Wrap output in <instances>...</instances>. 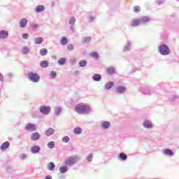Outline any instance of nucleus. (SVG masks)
I'll return each mask as SVG.
<instances>
[{
    "label": "nucleus",
    "mask_w": 179,
    "mask_h": 179,
    "mask_svg": "<svg viewBox=\"0 0 179 179\" xmlns=\"http://www.w3.org/2000/svg\"><path fill=\"white\" fill-rule=\"evenodd\" d=\"M76 111L78 114H90L92 108L89 105L81 103L76 106Z\"/></svg>",
    "instance_id": "1"
},
{
    "label": "nucleus",
    "mask_w": 179,
    "mask_h": 179,
    "mask_svg": "<svg viewBox=\"0 0 179 179\" xmlns=\"http://www.w3.org/2000/svg\"><path fill=\"white\" fill-rule=\"evenodd\" d=\"M138 90L145 96H152V94H154V93H155L156 88L155 87L148 85V86L141 87L138 89Z\"/></svg>",
    "instance_id": "2"
},
{
    "label": "nucleus",
    "mask_w": 179,
    "mask_h": 179,
    "mask_svg": "<svg viewBox=\"0 0 179 179\" xmlns=\"http://www.w3.org/2000/svg\"><path fill=\"white\" fill-rule=\"evenodd\" d=\"M80 159V157L78 155H73L69 157L66 160H65V164L66 166H69V167L73 166V164H76L78 162Z\"/></svg>",
    "instance_id": "3"
},
{
    "label": "nucleus",
    "mask_w": 179,
    "mask_h": 179,
    "mask_svg": "<svg viewBox=\"0 0 179 179\" xmlns=\"http://www.w3.org/2000/svg\"><path fill=\"white\" fill-rule=\"evenodd\" d=\"M158 51L161 55H169L170 54V48L169 45L162 43L158 47Z\"/></svg>",
    "instance_id": "4"
},
{
    "label": "nucleus",
    "mask_w": 179,
    "mask_h": 179,
    "mask_svg": "<svg viewBox=\"0 0 179 179\" xmlns=\"http://www.w3.org/2000/svg\"><path fill=\"white\" fill-rule=\"evenodd\" d=\"M28 79L34 83H38L40 82V75L34 72L28 73Z\"/></svg>",
    "instance_id": "5"
},
{
    "label": "nucleus",
    "mask_w": 179,
    "mask_h": 179,
    "mask_svg": "<svg viewBox=\"0 0 179 179\" xmlns=\"http://www.w3.org/2000/svg\"><path fill=\"white\" fill-rule=\"evenodd\" d=\"M39 111L43 115H48L51 113V106L43 105L39 107Z\"/></svg>",
    "instance_id": "6"
},
{
    "label": "nucleus",
    "mask_w": 179,
    "mask_h": 179,
    "mask_svg": "<svg viewBox=\"0 0 179 179\" xmlns=\"http://www.w3.org/2000/svg\"><path fill=\"white\" fill-rule=\"evenodd\" d=\"M116 93L118 94H124V93L127 92V87L122 85H118L115 89Z\"/></svg>",
    "instance_id": "7"
},
{
    "label": "nucleus",
    "mask_w": 179,
    "mask_h": 179,
    "mask_svg": "<svg viewBox=\"0 0 179 179\" xmlns=\"http://www.w3.org/2000/svg\"><path fill=\"white\" fill-rule=\"evenodd\" d=\"M132 48V42L131 41L127 40V43L123 47V52H128V51H131V48Z\"/></svg>",
    "instance_id": "8"
},
{
    "label": "nucleus",
    "mask_w": 179,
    "mask_h": 179,
    "mask_svg": "<svg viewBox=\"0 0 179 179\" xmlns=\"http://www.w3.org/2000/svg\"><path fill=\"white\" fill-rule=\"evenodd\" d=\"M25 129L26 131H29L30 132H33V131H36V129H37V127H36V124H34L28 123L25 126Z\"/></svg>",
    "instance_id": "9"
},
{
    "label": "nucleus",
    "mask_w": 179,
    "mask_h": 179,
    "mask_svg": "<svg viewBox=\"0 0 179 179\" xmlns=\"http://www.w3.org/2000/svg\"><path fill=\"white\" fill-rule=\"evenodd\" d=\"M139 19L141 24H146V23H149V22L152 21V18L148 16H143L140 17Z\"/></svg>",
    "instance_id": "10"
},
{
    "label": "nucleus",
    "mask_w": 179,
    "mask_h": 179,
    "mask_svg": "<svg viewBox=\"0 0 179 179\" xmlns=\"http://www.w3.org/2000/svg\"><path fill=\"white\" fill-rule=\"evenodd\" d=\"M9 36V32L6 30H0V38L5 40Z\"/></svg>",
    "instance_id": "11"
},
{
    "label": "nucleus",
    "mask_w": 179,
    "mask_h": 179,
    "mask_svg": "<svg viewBox=\"0 0 179 179\" xmlns=\"http://www.w3.org/2000/svg\"><path fill=\"white\" fill-rule=\"evenodd\" d=\"M110 125H111V123H110V122L108 121H103V122H101L100 124L101 128L105 130L108 129Z\"/></svg>",
    "instance_id": "12"
},
{
    "label": "nucleus",
    "mask_w": 179,
    "mask_h": 179,
    "mask_svg": "<svg viewBox=\"0 0 179 179\" xmlns=\"http://www.w3.org/2000/svg\"><path fill=\"white\" fill-rule=\"evenodd\" d=\"M143 127L147 129H151V128H153V124L150 120H145L143 123Z\"/></svg>",
    "instance_id": "13"
},
{
    "label": "nucleus",
    "mask_w": 179,
    "mask_h": 179,
    "mask_svg": "<svg viewBox=\"0 0 179 179\" xmlns=\"http://www.w3.org/2000/svg\"><path fill=\"white\" fill-rule=\"evenodd\" d=\"M118 160H121L122 162H125L128 159V156L124 152H121L117 156Z\"/></svg>",
    "instance_id": "14"
},
{
    "label": "nucleus",
    "mask_w": 179,
    "mask_h": 179,
    "mask_svg": "<svg viewBox=\"0 0 179 179\" xmlns=\"http://www.w3.org/2000/svg\"><path fill=\"white\" fill-rule=\"evenodd\" d=\"M139 24H141L140 18L132 20L131 23V26H132V27H136L139 26Z\"/></svg>",
    "instance_id": "15"
},
{
    "label": "nucleus",
    "mask_w": 179,
    "mask_h": 179,
    "mask_svg": "<svg viewBox=\"0 0 179 179\" xmlns=\"http://www.w3.org/2000/svg\"><path fill=\"white\" fill-rule=\"evenodd\" d=\"M10 146V143H9V141H6L1 145L0 150H6V149H8V148H9Z\"/></svg>",
    "instance_id": "16"
},
{
    "label": "nucleus",
    "mask_w": 179,
    "mask_h": 179,
    "mask_svg": "<svg viewBox=\"0 0 179 179\" xmlns=\"http://www.w3.org/2000/svg\"><path fill=\"white\" fill-rule=\"evenodd\" d=\"M163 154L165 156H174V152H173V150L169 148H166L163 150Z\"/></svg>",
    "instance_id": "17"
},
{
    "label": "nucleus",
    "mask_w": 179,
    "mask_h": 179,
    "mask_svg": "<svg viewBox=\"0 0 179 179\" xmlns=\"http://www.w3.org/2000/svg\"><path fill=\"white\" fill-rule=\"evenodd\" d=\"M26 26H27V19L26 18L21 19L20 21V27H21V29H24Z\"/></svg>",
    "instance_id": "18"
},
{
    "label": "nucleus",
    "mask_w": 179,
    "mask_h": 179,
    "mask_svg": "<svg viewBox=\"0 0 179 179\" xmlns=\"http://www.w3.org/2000/svg\"><path fill=\"white\" fill-rule=\"evenodd\" d=\"M40 150H41V148L38 145H34L31 148V152L34 154L40 152Z\"/></svg>",
    "instance_id": "19"
},
{
    "label": "nucleus",
    "mask_w": 179,
    "mask_h": 179,
    "mask_svg": "<svg viewBox=\"0 0 179 179\" xmlns=\"http://www.w3.org/2000/svg\"><path fill=\"white\" fill-rule=\"evenodd\" d=\"M46 136H51V135H54L55 134V130L54 129L49 127L45 132Z\"/></svg>",
    "instance_id": "20"
},
{
    "label": "nucleus",
    "mask_w": 179,
    "mask_h": 179,
    "mask_svg": "<svg viewBox=\"0 0 179 179\" xmlns=\"http://www.w3.org/2000/svg\"><path fill=\"white\" fill-rule=\"evenodd\" d=\"M45 8L44 7V6L39 5L35 8V12H36V13H41V12H43V10H45Z\"/></svg>",
    "instance_id": "21"
},
{
    "label": "nucleus",
    "mask_w": 179,
    "mask_h": 179,
    "mask_svg": "<svg viewBox=\"0 0 179 179\" xmlns=\"http://www.w3.org/2000/svg\"><path fill=\"white\" fill-rule=\"evenodd\" d=\"M107 73L109 75H115V67L110 66L106 69Z\"/></svg>",
    "instance_id": "22"
},
{
    "label": "nucleus",
    "mask_w": 179,
    "mask_h": 179,
    "mask_svg": "<svg viewBox=\"0 0 179 179\" xmlns=\"http://www.w3.org/2000/svg\"><path fill=\"white\" fill-rule=\"evenodd\" d=\"M92 80L94 82H100V80H101V75H100L99 73H94L92 76Z\"/></svg>",
    "instance_id": "23"
},
{
    "label": "nucleus",
    "mask_w": 179,
    "mask_h": 179,
    "mask_svg": "<svg viewBox=\"0 0 179 179\" xmlns=\"http://www.w3.org/2000/svg\"><path fill=\"white\" fill-rule=\"evenodd\" d=\"M40 139V134L38 132H35L31 134V141H38Z\"/></svg>",
    "instance_id": "24"
},
{
    "label": "nucleus",
    "mask_w": 179,
    "mask_h": 179,
    "mask_svg": "<svg viewBox=\"0 0 179 179\" xmlns=\"http://www.w3.org/2000/svg\"><path fill=\"white\" fill-rule=\"evenodd\" d=\"M113 86H114V82L109 81L105 85L104 89L105 90H110V89H111Z\"/></svg>",
    "instance_id": "25"
},
{
    "label": "nucleus",
    "mask_w": 179,
    "mask_h": 179,
    "mask_svg": "<svg viewBox=\"0 0 179 179\" xmlns=\"http://www.w3.org/2000/svg\"><path fill=\"white\" fill-rule=\"evenodd\" d=\"M50 63L47 60H43L40 63L41 68H48Z\"/></svg>",
    "instance_id": "26"
},
{
    "label": "nucleus",
    "mask_w": 179,
    "mask_h": 179,
    "mask_svg": "<svg viewBox=\"0 0 179 179\" xmlns=\"http://www.w3.org/2000/svg\"><path fill=\"white\" fill-rule=\"evenodd\" d=\"M68 171V166L64 165L59 167V172L61 174H65Z\"/></svg>",
    "instance_id": "27"
},
{
    "label": "nucleus",
    "mask_w": 179,
    "mask_h": 179,
    "mask_svg": "<svg viewBox=\"0 0 179 179\" xmlns=\"http://www.w3.org/2000/svg\"><path fill=\"white\" fill-rule=\"evenodd\" d=\"M178 95H172L169 96L168 101H169L170 103H173V101H176V100H178Z\"/></svg>",
    "instance_id": "28"
},
{
    "label": "nucleus",
    "mask_w": 179,
    "mask_h": 179,
    "mask_svg": "<svg viewBox=\"0 0 179 179\" xmlns=\"http://www.w3.org/2000/svg\"><path fill=\"white\" fill-rule=\"evenodd\" d=\"M62 111V108L61 107H57L55 108V115L57 117H59V115H61V113Z\"/></svg>",
    "instance_id": "29"
},
{
    "label": "nucleus",
    "mask_w": 179,
    "mask_h": 179,
    "mask_svg": "<svg viewBox=\"0 0 179 179\" xmlns=\"http://www.w3.org/2000/svg\"><path fill=\"white\" fill-rule=\"evenodd\" d=\"M39 54L40 55H41L42 57H44L45 55H47V54H48V50H47V48H43L39 50Z\"/></svg>",
    "instance_id": "30"
},
{
    "label": "nucleus",
    "mask_w": 179,
    "mask_h": 179,
    "mask_svg": "<svg viewBox=\"0 0 179 179\" xmlns=\"http://www.w3.org/2000/svg\"><path fill=\"white\" fill-rule=\"evenodd\" d=\"M43 40V37L38 36L34 38V43L35 44H41Z\"/></svg>",
    "instance_id": "31"
},
{
    "label": "nucleus",
    "mask_w": 179,
    "mask_h": 179,
    "mask_svg": "<svg viewBox=\"0 0 179 179\" xmlns=\"http://www.w3.org/2000/svg\"><path fill=\"white\" fill-rule=\"evenodd\" d=\"M60 42L62 45H66L68 43V38H66V36L62 37Z\"/></svg>",
    "instance_id": "32"
},
{
    "label": "nucleus",
    "mask_w": 179,
    "mask_h": 179,
    "mask_svg": "<svg viewBox=\"0 0 179 179\" xmlns=\"http://www.w3.org/2000/svg\"><path fill=\"white\" fill-rule=\"evenodd\" d=\"M78 65L80 68H85L87 65V61L83 59L79 62Z\"/></svg>",
    "instance_id": "33"
},
{
    "label": "nucleus",
    "mask_w": 179,
    "mask_h": 179,
    "mask_svg": "<svg viewBox=\"0 0 179 179\" xmlns=\"http://www.w3.org/2000/svg\"><path fill=\"white\" fill-rule=\"evenodd\" d=\"M82 128L80 127H76L74 129H73V133L76 134V135H80V134H82Z\"/></svg>",
    "instance_id": "34"
},
{
    "label": "nucleus",
    "mask_w": 179,
    "mask_h": 179,
    "mask_svg": "<svg viewBox=\"0 0 179 179\" xmlns=\"http://www.w3.org/2000/svg\"><path fill=\"white\" fill-rule=\"evenodd\" d=\"M48 169L50 171H52L55 169V164L54 162H50L48 164Z\"/></svg>",
    "instance_id": "35"
},
{
    "label": "nucleus",
    "mask_w": 179,
    "mask_h": 179,
    "mask_svg": "<svg viewBox=\"0 0 179 179\" xmlns=\"http://www.w3.org/2000/svg\"><path fill=\"white\" fill-rule=\"evenodd\" d=\"M21 52L23 54V55H27L28 52H30V50L27 47H24L22 48Z\"/></svg>",
    "instance_id": "36"
},
{
    "label": "nucleus",
    "mask_w": 179,
    "mask_h": 179,
    "mask_svg": "<svg viewBox=\"0 0 179 179\" xmlns=\"http://www.w3.org/2000/svg\"><path fill=\"white\" fill-rule=\"evenodd\" d=\"M90 41H92V37L86 36L83 38L82 43L85 44V43H88Z\"/></svg>",
    "instance_id": "37"
},
{
    "label": "nucleus",
    "mask_w": 179,
    "mask_h": 179,
    "mask_svg": "<svg viewBox=\"0 0 179 179\" xmlns=\"http://www.w3.org/2000/svg\"><path fill=\"white\" fill-rule=\"evenodd\" d=\"M66 63V59L62 57L58 60V64L59 65H65Z\"/></svg>",
    "instance_id": "38"
},
{
    "label": "nucleus",
    "mask_w": 179,
    "mask_h": 179,
    "mask_svg": "<svg viewBox=\"0 0 179 179\" xmlns=\"http://www.w3.org/2000/svg\"><path fill=\"white\" fill-rule=\"evenodd\" d=\"M48 148H49V149H54L55 148V142L49 141L48 143Z\"/></svg>",
    "instance_id": "39"
},
{
    "label": "nucleus",
    "mask_w": 179,
    "mask_h": 179,
    "mask_svg": "<svg viewBox=\"0 0 179 179\" xmlns=\"http://www.w3.org/2000/svg\"><path fill=\"white\" fill-rule=\"evenodd\" d=\"M90 56L92 58H95L96 59H99V53H97L96 52H92L91 53H90Z\"/></svg>",
    "instance_id": "40"
},
{
    "label": "nucleus",
    "mask_w": 179,
    "mask_h": 179,
    "mask_svg": "<svg viewBox=\"0 0 179 179\" xmlns=\"http://www.w3.org/2000/svg\"><path fill=\"white\" fill-rule=\"evenodd\" d=\"M76 22V19L75 18V17H71L70 18L69 24H71V26H75Z\"/></svg>",
    "instance_id": "41"
},
{
    "label": "nucleus",
    "mask_w": 179,
    "mask_h": 179,
    "mask_svg": "<svg viewBox=\"0 0 179 179\" xmlns=\"http://www.w3.org/2000/svg\"><path fill=\"white\" fill-rule=\"evenodd\" d=\"M62 141L64 143H68V142H69V141H71V138H69V136H66L62 138Z\"/></svg>",
    "instance_id": "42"
},
{
    "label": "nucleus",
    "mask_w": 179,
    "mask_h": 179,
    "mask_svg": "<svg viewBox=\"0 0 179 179\" xmlns=\"http://www.w3.org/2000/svg\"><path fill=\"white\" fill-rule=\"evenodd\" d=\"M19 159H20V160H26V159H27V155H26V154H20Z\"/></svg>",
    "instance_id": "43"
},
{
    "label": "nucleus",
    "mask_w": 179,
    "mask_h": 179,
    "mask_svg": "<svg viewBox=\"0 0 179 179\" xmlns=\"http://www.w3.org/2000/svg\"><path fill=\"white\" fill-rule=\"evenodd\" d=\"M93 160V154H89V155L87 157V162L89 163H91V162Z\"/></svg>",
    "instance_id": "44"
},
{
    "label": "nucleus",
    "mask_w": 179,
    "mask_h": 179,
    "mask_svg": "<svg viewBox=\"0 0 179 179\" xmlns=\"http://www.w3.org/2000/svg\"><path fill=\"white\" fill-rule=\"evenodd\" d=\"M134 10L135 13H139L141 12V7H139V6H136L134 8Z\"/></svg>",
    "instance_id": "45"
},
{
    "label": "nucleus",
    "mask_w": 179,
    "mask_h": 179,
    "mask_svg": "<svg viewBox=\"0 0 179 179\" xmlns=\"http://www.w3.org/2000/svg\"><path fill=\"white\" fill-rule=\"evenodd\" d=\"M73 48H75V45H73V44H72V43H70L67 45L68 51H72L73 50Z\"/></svg>",
    "instance_id": "46"
},
{
    "label": "nucleus",
    "mask_w": 179,
    "mask_h": 179,
    "mask_svg": "<svg viewBox=\"0 0 179 179\" xmlns=\"http://www.w3.org/2000/svg\"><path fill=\"white\" fill-rule=\"evenodd\" d=\"M50 76L52 78V79H55V78H57V72L52 71L50 72Z\"/></svg>",
    "instance_id": "47"
},
{
    "label": "nucleus",
    "mask_w": 179,
    "mask_h": 179,
    "mask_svg": "<svg viewBox=\"0 0 179 179\" xmlns=\"http://www.w3.org/2000/svg\"><path fill=\"white\" fill-rule=\"evenodd\" d=\"M22 38H24V40H27V38H29V34H27V33L23 34Z\"/></svg>",
    "instance_id": "48"
},
{
    "label": "nucleus",
    "mask_w": 179,
    "mask_h": 179,
    "mask_svg": "<svg viewBox=\"0 0 179 179\" xmlns=\"http://www.w3.org/2000/svg\"><path fill=\"white\" fill-rule=\"evenodd\" d=\"M157 5H163L164 3V0H156Z\"/></svg>",
    "instance_id": "49"
},
{
    "label": "nucleus",
    "mask_w": 179,
    "mask_h": 179,
    "mask_svg": "<svg viewBox=\"0 0 179 179\" xmlns=\"http://www.w3.org/2000/svg\"><path fill=\"white\" fill-rule=\"evenodd\" d=\"M76 62H77L76 59H71L70 60L71 65H75L76 64Z\"/></svg>",
    "instance_id": "50"
},
{
    "label": "nucleus",
    "mask_w": 179,
    "mask_h": 179,
    "mask_svg": "<svg viewBox=\"0 0 179 179\" xmlns=\"http://www.w3.org/2000/svg\"><path fill=\"white\" fill-rule=\"evenodd\" d=\"M94 20V17L90 15L88 16V22H93Z\"/></svg>",
    "instance_id": "51"
},
{
    "label": "nucleus",
    "mask_w": 179,
    "mask_h": 179,
    "mask_svg": "<svg viewBox=\"0 0 179 179\" xmlns=\"http://www.w3.org/2000/svg\"><path fill=\"white\" fill-rule=\"evenodd\" d=\"M32 27H33V29H37V28L38 27V24H34L32 25Z\"/></svg>",
    "instance_id": "52"
},
{
    "label": "nucleus",
    "mask_w": 179,
    "mask_h": 179,
    "mask_svg": "<svg viewBox=\"0 0 179 179\" xmlns=\"http://www.w3.org/2000/svg\"><path fill=\"white\" fill-rule=\"evenodd\" d=\"M0 81L3 82V76L2 74L0 76Z\"/></svg>",
    "instance_id": "53"
},
{
    "label": "nucleus",
    "mask_w": 179,
    "mask_h": 179,
    "mask_svg": "<svg viewBox=\"0 0 179 179\" xmlns=\"http://www.w3.org/2000/svg\"><path fill=\"white\" fill-rule=\"evenodd\" d=\"M59 179H65V176L62 175V176H59Z\"/></svg>",
    "instance_id": "54"
},
{
    "label": "nucleus",
    "mask_w": 179,
    "mask_h": 179,
    "mask_svg": "<svg viewBox=\"0 0 179 179\" xmlns=\"http://www.w3.org/2000/svg\"><path fill=\"white\" fill-rule=\"evenodd\" d=\"M8 76H9L10 78H12V77L13 76V74L9 73V74H8Z\"/></svg>",
    "instance_id": "55"
},
{
    "label": "nucleus",
    "mask_w": 179,
    "mask_h": 179,
    "mask_svg": "<svg viewBox=\"0 0 179 179\" xmlns=\"http://www.w3.org/2000/svg\"><path fill=\"white\" fill-rule=\"evenodd\" d=\"M52 58H53V59H55V56H52Z\"/></svg>",
    "instance_id": "56"
},
{
    "label": "nucleus",
    "mask_w": 179,
    "mask_h": 179,
    "mask_svg": "<svg viewBox=\"0 0 179 179\" xmlns=\"http://www.w3.org/2000/svg\"><path fill=\"white\" fill-rule=\"evenodd\" d=\"M71 30H73V27H71Z\"/></svg>",
    "instance_id": "57"
},
{
    "label": "nucleus",
    "mask_w": 179,
    "mask_h": 179,
    "mask_svg": "<svg viewBox=\"0 0 179 179\" xmlns=\"http://www.w3.org/2000/svg\"><path fill=\"white\" fill-rule=\"evenodd\" d=\"M0 76H1V73H0Z\"/></svg>",
    "instance_id": "58"
}]
</instances>
